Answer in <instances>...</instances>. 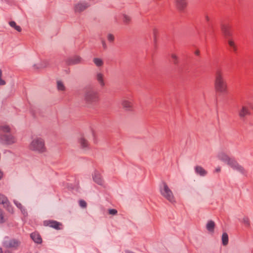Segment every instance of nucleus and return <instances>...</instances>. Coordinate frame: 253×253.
I'll use <instances>...</instances> for the list:
<instances>
[{
    "instance_id": "f257e3e1",
    "label": "nucleus",
    "mask_w": 253,
    "mask_h": 253,
    "mask_svg": "<svg viewBox=\"0 0 253 253\" xmlns=\"http://www.w3.org/2000/svg\"><path fill=\"white\" fill-rule=\"evenodd\" d=\"M214 86L217 92L224 94L227 91V84L221 69H217L214 75Z\"/></svg>"
},
{
    "instance_id": "f03ea898",
    "label": "nucleus",
    "mask_w": 253,
    "mask_h": 253,
    "mask_svg": "<svg viewBox=\"0 0 253 253\" xmlns=\"http://www.w3.org/2000/svg\"><path fill=\"white\" fill-rule=\"evenodd\" d=\"M84 98L88 105L92 106L99 101V94L95 89L90 88L86 90L84 92Z\"/></svg>"
},
{
    "instance_id": "7ed1b4c3",
    "label": "nucleus",
    "mask_w": 253,
    "mask_h": 253,
    "mask_svg": "<svg viewBox=\"0 0 253 253\" xmlns=\"http://www.w3.org/2000/svg\"><path fill=\"white\" fill-rule=\"evenodd\" d=\"M29 149L39 153H43L46 150L44 140L41 137H36L31 142Z\"/></svg>"
},
{
    "instance_id": "20e7f679",
    "label": "nucleus",
    "mask_w": 253,
    "mask_h": 253,
    "mask_svg": "<svg viewBox=\"0 0 253 253\" xmlns=\"http://www.w3.org/2000/svg\"><path fill=\"white\" fill-rule=\"evenodd\" d=\"M161 195L171 203L175 202V199L172 191L166 183L163 182L160 188Z\"/></svg>"
},
{
    "instance_id": "39448f33",
    "label": "nucleus",
    "mask_w": 253,
    "mask_h": 253,
    "mask_svg": "<svg viewBox=\"0 0 253 253\" xmlns=\"http://www.w3.org/2000/svg\"><path fill=\"white\" fill-rule=\"evenodd\" d=\"M20 243V242L17 239H9L8 237H6L2 242V246L6 249H10L15 251L18 249Z\"/></svg>"
},
{
    "instance_id": "423d86ee",
    "label": "nucleus",
    "mask_w": 253,
    "mask_h": 253,
    "mask_svg": "<svg viewBox=\"0 0 253 253\" xmlns=\"http://www.w3.org/2000/svg\"><path fill=\"white\" fill-rule=\"evenodd\" d=\"M16 141L15 137L11 134H0V142L4 145H11Z\"/></svg>"
},
{
    "instance_id": "0eeeda50",
    "label": "nucleus",
    "mask_w": 253,
    "mask_h": 253,
    "mask_svg": "<svg viewBox=\"0 0 253 253\" xmlns=\"http://www.w3.org/2000/svg\"><path fill=\"white\" fill-rule=\"evenodd\" d=\"M233 170H236L239 172L240 173L244 175H247V171L235 159L232 160L228 165Z\"/></svg>"
},
{
    "instance_id": "6e6552de",
    "label": "nucleus",
    "mask_w": 253,
    "mask_h": 253,
    "mask_svg": "<svg viewBox=\"0 0 253 253\" xmlns=\"http://www.w3.org/2000/svg\"><path fill=\"white\" fill-rule=\"evenodd\" d=\"M0 204L10 213L13 212V209L7 198L3 194H0Z\"/></svg>"
},
{
    "instance_id": "1a4fd4ad",
    "label": "nucleus",
    "mask_w": 253,
    "mask_h": 253,
    "mask_svg": "<svg viewBox=\"0 0 253 253\" xmlns=\"http://www.w3.org/2000/svg\"><path fill=\"white\" fill-rule=\"evenodd\" d=\"M94 79L101 87L103 88L105 86V76L101 72L97 71L95 73Z\"/></svg>"
},
{
    "instance_id": "9d476101",
    "label": "nucleus",
    "mask_w": 253,
    "mask_h": 253,
    "mask_svg": "<svg viewBox=\"0 0 253 253\" xmlns=\"http://www.w3.org/2000/svg\"><path fill=\"white\" fill-rule=\"evenodd\" d=\"M217 157L219 160L226 163L228 165H229L230 163L233 159V158H230L227 154L223 151L219 152L217 154Z\"/></svg>"
},
{
    "instance_id": "9b49d317",
    "label": "nucleus",
    "mask_w": 253,
    "mask_h": 253,
    "mask_svg": "<svg viewBox=\"0 0 253 253\" xmlns=\"http://www.w3.org/2000/svg\"><path fill=\"white\" fill-rule=\"evenodd\" d=\"M221 29L225 37L228 40L230 39L232 36V34L230 31L229 26L226 24H222L221 25Z\"/></svg>"
},
{
    "instance_id": "f8f14e48",
    "label": "nucleus",
    "mask_w": 253,
    "mask_h": 253,
    "mask_svg": "<svg viewBox=\"0 0 253 253\" xmlns=\"http://www.w3.org/2000/svg\"><path fill=\"white\" fill-rule=\"evenodd\" d=\"M89 4L86 2L79 3L75 5V12H81L89 7Z\"/></svg>"
},
{
    "instance_id": "ddd939ff",
    "label": "nucleus",
    "mask_w": 253,
    "mask_h": 253,
    "mask_svg": "<svg viewBox=\"0 0 253 253\" xmlns=\"http://www.w3.org/2000/svg\"><path fill=\"white\" fill-rule=\"evenodd\" d=\"M177 8L180 11L183 10L187 6L186 0H175Z\"/></svg>"
},
{
    "instance_id": "4468645a",
    "label": "nucleus",
    "mask_w": 253,
    "mask_h": 253,
    "mask_svg": "<svg viewBox=\"0 0 253 253\" xmlns=\"http://www.w3.org/2000/svg\"><path fill=\"white\" fill-rule=\"evenodd\" d=\"M196 173L201 176H205L207 174V171L203 167L197 166L194 168Z\"/></svg>"
},
{
    "instance_id": "2eb2a0df",
    "label": "nucleus",
    "mask_w": 253,
    "mask_h": 253,
    "mask_svg": "<svg viewBox=\"0 0 253 253\" xmlns=\"http://www.w3.org/2000/svg\"><path fill=\"white\" fill-rule=\"evenodd\" d=\"M122 105L125 110L130 111L132 108V103L130 100L124 99L122 101Z\"/></svg>"
},
{
    "instance_id": "dca6fc26",
    "label": "nucleus",
    "mask_w": 253,
    "mask_h": 253,
    "mask_svg": "<svg viewBox=\"0 0 253 253\" xmlns=\"http://www.w3.org/2000/svg\"><path fill=\"white\" fill-rule=\"evenodd\" d=\"M81 61V58L78 56H75L73 57L70 58L67 60V63L69 65H75L80 63Z\"/></svg>"
},
{
    "instance_id": "f3484780",
    "label": "nucleus",
    "mask_w": 253,
    "mask_h": 253,
    "mask_svg": "<svg viewBox=\"0 0 253 253\" xmlns=\"http://www.w3.org/2000/svg\"><path fill=\"white\" fill-rule=\"evenodd\" d=\"M61 224L56 221L49 220L47 221V225L55 229H60V226Z\"/></svg>"
},
{
    "instance_id": "a211bd4d",
    "label": "nucleus",
    "mask_w": 253,
    "mask_h": 253,
    "mask_svg": "<svg viewBox=\"0 0 253 253\" xmlns=\"http://www.w3.org/2000/svg\"><path fill=\"white\" fill-rule=\"evenodd\" d=\"M93 178L95 182L99 185H102L103 181L101 175L98 172H95L93 175Z\"/></svg>"
},
{
    "instance_id": "6ab92c4d",
    "label": "nucleus",
    "mask_w": 253,
    "mask_h": 253,
    "mask_svg": "<svg viewBox=\"0 0 253 253\" xmlns=\"http://www.w3.org/2000/svg\"><path fill=\"white\" fill-rule=\"evenodd\" d=\"M31 238L36 243L40 244L42 242L41 236L37 233L34 232L31 234Z\"/></svg>"
},
{
    "instance_id": "aec40b11",
    "label": "nucleus",
    "mask_w": 253,
    "mask_h": 253,
    "mask_svg": "<svg viewBox=\"0 0 253 253\" xmlns=\"http://www.w3.org/2000/svg\"><path fill=\"white\" fill-rule=\"evenodd\" d=\"M250 114V111L248 108L246 106H243L242 109L239 111V115L241 118H244L246 116Z\"/></svg>"
},
{
    "instance_id": "412c9836",
    "label": "nucleus",
    "mask_w": 253,
    "mask_h": 253,
    "mask_svg": "<svg viewBox=\"0 0 253 253\" xmlns=\"http://www.w3.org/2000/svg\"><path fill=\"white\" fill-rule=\"evenodd\" d=\"M215 227V223L212 220H210L206 225L207 229L211 232H213Z\"/></svg>"
},
{
    "instance_id": "4be33fe9",
    "label": "nucleus",
    "mask_w": 253,
    "mask_h": 253,
    "mask_svg": "<svg viewBox=\"0 0 253 253\" xmlns=\"http://www.w3.org/2000/svg\"><path fill=\"white\" fill-rule=\"evenodd\" d=\"M79 143H80L81 147L83 148H86L88 147V144L87 141L83 137L79 139Z\"/></svg>"
},
{
    "instance_id": "5701e85b",
    "label": "nucleus",
    "mask_w": 253,
    "mask_h": 253,
    "mask_svg": "<svg viewBox=\"0 0 253 253\" xmlns=\"http://www.w3.org/2000/svg\"><path fill=\"white\" fill-rule=\"evenodd\" d=\"M228 43L229 45L230 46L231 49L233 51L236 52L237 51V46L235 44V42H234V41L232 39H229L228 40Z\"/></svg>"
},
{
    "instance_id": "b1692460",
    "label": "nucleus",
    "mask_w": 253,
    "mask_h": 253,
    "mask_svg": "<svg viewBox=\"0 0 253 253\" xmlns=\"http://www.w3.org/2000/svg\"><path fill=\"white\" fill-rule=\"evenodd\" d=\"M170 57L173 64L175 65H177L179 62V59L178 56L176 54L172 53L170 54Z\"/></svg>"
},
{
    "instance_id": "393cba45",
    "label": "nucleus",
    "mask_w": 253,
    "mask_h": 253,
    "mask_svg": "<svg viewBox=\"0 0 253 253\" xmlns=\"http://www.w3.org/2000/svg\"><path fill=\"white\" fill-rule=\"evenodd\" d=\"M93 62L98 67H102L104 64L103 60L99 58H94L93 59Z\"/></svg>"
},
{
    "instance_id": "a878e982",
    "label": "nucleus",
    "mask_w": 253,
    "mask_h": 253,
    "mask_svg": "<svg viewBox=\"0 0 253 253\" xmlns=\"http://www.w3.org/2000/svg\"><path fill=\"white\" fill-rule=\"evenodd\" d=\"M222 243L223 246H226L228 243V236L226 233L222 234Z\"/></svg>"
},
{
    "instance_id": "bb28decb",
    "label": "nucleus",
    "mask_w": 253,
    "mask_h": 253,
    "mask_svg": "<svg viewBox=\"0 0 253 253\" xmlns=\"http://www.w3.org/2000/svg\"><path fill=\"white\" fill-rule=\"evenodd\" d=\"M57 88L59 91H64L65 90V86L61 81H57Z\"/></svg>"
},
{
    "instance_id": "cd10ccee",
    "label": "nucleus",
    "mask_w": 253,
    "mask_h": 253,
    "mask_svg": "<svg viewBox=\"0 0 253 253\" xmlns=\"http://www.w3.org/2000/svg\"><path fill=\"white\" fill-rule=\"evenodd\" d=\"M10 128L7 125L0 126V130L4 133H8L10 131Z\"/></svg>"
},
{
    "instance_id": "c85d7f7f",
    "label": "nucleus",
    "mask_w": 253,
    "mask_h": 253,
    "mask_svg": "<svg viewBox=\"0 0 253 253\" xmlns=\"http://www.w3.org/2000/svg\"><path fill=\"white\" fill-rule=\"evenodd\" d=\"M9 25L14 28L16 31L18 32H21L22 30L21 28L19 26L16 25V23L14 21H10L9 22Z\"/></svg>"
},
{
    "instance_id": "c756f323",
    "label": "nucleus",
    "mask_w": 253,
    "mask_h": 253,
    "mask_svg": "<svg viewBox=\"0 0 253 253\" xmlns=\"http://www.w3.org/2000/svg\"><path fill=\"white\" fill-rule=\"evenodd\" d=\"M123 21L125 24H128L131 21V17L126 14L123 15Z\"/></svg>"
},
{
    "instance_id": "7c9ffc66",
    "label": "nucleus",
    "mask_w": 253,
    "mask_h": 253,
    "mask_svg": "<svg viewBox=\"0 0 253 253\" xmlns=\"http://www.w3.org/2000/svg\"><path fill=\"white\" fill-rule=\"evenodd\" d=\"M242 222L247 227H249L250 225V221L249 218L247 216H244L242 220Z\"/></svg>"
},
{
    "instance_id": "2f4dec72",
    "label": "nucleus",
    "mask_w": 253,
    "mask_h": 253,
    "mask_svg": "<svg viewBox=\"0 0 253 253\" xmlns=\"http://www.w3.org/2000/svg\"><path fill=\"white\" fill-rule=\"evenodd\" d=\"M5 222L2 210H0V223H3Z\"/></svg>"
},
{
    "instance_id": "473e14b6",
    "label": "nucleus",
    "mask_w": 253,
    "mask_h": 253,
    "mask_svg": "<svg viewBox=\"0 0 253 253\" xmlns=\"http://www.w3.org/2000/svg\"><path fill=\"white\" fill-rule=\"evenodd\" d=\"M13 202L18 209H19L20 210H22L23 207L21 203H20L16 200H14Z\"/></svg>"
},
{
    "instance_id": "72a5a7b5",
    "label": "nucleus",
    "mask_w": 253,
    "mask_h": 253,
    "mask_svg": "<svg viewBox=\"0 0 253 253\" xmlns=\"http://www.w3.org/2000/svg\"><path fill=\"white\" fill-rule=\"evenodd\" d=\"M79 205H80V207L83 208H85L86 207V203L84 200H80L79 201Z\"/></svg>"
},
{
    "instance_id": "f704fd0d",
    "label": "nucleus",
    "mask_w": 253,
    "mask_h": 253,
    "mask_svg": "<svg viewBox=\"0 0 253 253\" xmlns=\"http://www.w3.org/2000/svg\"><path fill=\"white\" fill-rule=\"evenodd\" d=\"M2 71L0 69V85H4L6 84V82L1 79Z\"/></svg>"
},
{
    "instance_id": "c9c22d12",
    "label": "nucleus",
    "mask_w": 253,
    "mask_h": 253,
    "mask_svg": "<svg viewBox=\"0 0 253 253\" xmlns=\"http://www.w3.org/2000/svg\"><path fill=\"white\" fill-rule=\"evenodd\" d=\"M107 39L110 42H113L114 41V36L111 34H109L107 36Z\"/></svg>"
},
{
    "instance_id": "e433bc0d",
    "label": "nucleus",
    "mask_w": 253,
    "mask_h": 253,
    "mask_svg": "<svg viewBox=\"0 0 253 253\" xmlns=\"http://www.w3.org/2000/svg\"><path fill=\"white\" fill-rule=\"evenodd\" d=\"M108 212L110 214L114 215L117 214L118 211L116 209H109L108 210Z\"/></svg>"
},
{
    "instance_id": "4c0bfd02",
    "label": "nucleus",
    "mask_w": 253,
    "mask_h": 253,
    "mask_svg": "<svg viewBox=\"0 0 253 253\" xmlns=\"http://www.w3.org/2000/svg\"><path fill=\"white\" fill-rule=\"evenodd\" d=\"M101 43H102V46H103V48H104V49H107V44H106V42H105V41H104V40H102V41H101Z\"/></svg>"
},
{
    "instance_id": "58836bf2",
    "label": "nucleus",
    "mask_w": 253,
    "mask_h": 253,
    "mask_svg": "<svg viewBox=\"0 0 253 253\" xmlns=\"http://www.w3.org/2000/svg\"><path fill=\"white\" fill-rule=\"evenodd\" d=\"M21 211L25 216H26L27 214V212L24 207H23V209L22 210H21Z\"/></svg>"
},
{
    "instance_id": "ea45409f",
    "label": "nucleus",
    "mask_w": 253,
    "mask_h": 253,
    "mask_svg": "<svg viewBox=\"0 0 253 253\" xmlns=\"http://www.w3.org/2000/svg\"><path fill=\"white\" fill-rule=\"evenodd\" d=\"M204 17L207 22L210 21V18L207 14H205Z\"/></svg>"
},
{
    "instance_id": "a19ab883",
    "label": "nucleus",
    "mask_w": 253,
    "mask_h": 253,
    "mask_svg": "<svg viewBox=\"0 0 253 253\" xmlns=\"http://www.w3.org/2000/svg\"><path fill=\"white\" fill-rule=\"evenodd\" d=\"M220 171V167H218L217 168H216V169H215V171L216 172H218Z\"/></svg>"
},
{
    "instance_id": "79ce46f5",
    "label": "nucleus",
    "mask_w": 253,
    "mask_h": 253,
    "mask_svg": "<svg viewBox=\"0 0 253 253\" xmlns=\"http://www.w3.org/2000/svg\"><path fill=\"white\" fill-rule=\"evenodd\" d=\"M194 53H195V54H196L197 55H199L200 54V51L198 50H197L195 51Z\"/></svg>"
},
{
    "instance_id": "37998d69",
    "label": "nucleus",
    "mask_w": 253,
    "mask_h": 253,
    "mask_svg": "<svg viewBox=\"0 0 253 253\" xmlns=\"http://www.w3.org/2000/svg\"><path fill=\"white\" fill-rule=\"evenodd\" d=\"M2 175H3L2 172L1 170H0V180L1 179Z\"/></svg>"
},
{
    "instance_id": "c03bdc74",
    "label": "nucleus",
    "mask_w": 253,
    "mask_h": 253,
    "mask_svg": "<svg viewBox=\"0 0 253 253\" xmlns=\"http://www.w3.org/2000/svg\"><path fill=\"white\" fill-rule=\"evenodd\" d=\"M0 253H3L2 249L1 247H0Z\"/></svg>"
},
{
    "instance_id": "a18cd8bd",
    "label": "nucleus",
    "mask_w": 253,
    "mask_h": 253,
    "mask_svg": "<svg viewBox=\"0 0 253 253\" xmlns=\"http://www.w3.org/2000/svg\"><path fill=\"white\" fill-rule=\"evenodd\" d=\"M5 253H12L10 252L9 251H7L5 252Z\"/></svg>"
}]
</instances>
